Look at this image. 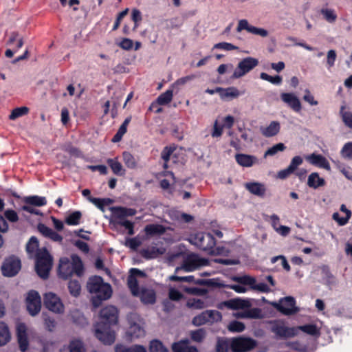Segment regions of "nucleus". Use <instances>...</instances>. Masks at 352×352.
Segmentation results:
<instances>
[{"label":"nucleus","mask_w":352,"mask_h":352,"mask_svg":"<svg viewBox=\"0 0 352 352\" xmlns=\"http://www.w3.org/2000/svg\"><path fill=\"white\" fill-rule=\"evenodd\" d=\"M223 305L231 309L241 310L234 314V316L237 318H260L262 316V312L260 309H250L252 306V300L250 299L233 298L224 302Z\"/></svg>","instance_id":"nucleus-4"},{"label":"nucleus","mask_w":352,"mask_h":352,"mask_svg":"<svg viewBox=\"0 0 352 352\" xmlns=\"http://www.w3.org/2000/svg\"><path fill=\"white\" fill-rule=\"evenodd\" d=\"M186 305L189 308L197 309H203L206 306L203 300L195 298L188 299Z\"/></svg>","instance_id":"nucleus-49"},{"label":"nucleus","mask_w":352,"mask_h":352,"mask_svg":"<svg viewBox=\"0 0 352 352\" xmlns=\"http://www.w3.org/2000/svg\"><path fill=\"white\" fill-rule=\"evenodd\" d=\"M60 352H85V349L80 340H74L70 342L68 346L61 349Z\"/></svg>","instance_id":"nucleus-38"},{"label":"nucleus","mask_w":352,"mask_h":352,"mask_svg":"<svg viewBox=\"0 0 352 352\" xmlns=\"http://www.w3.org/2000/svg\"><path fill=\"white\" fill-rule=\"evenodd\" d=\"M116 352H146L144 347L139 345L131 348H126L122 345H118L116 347Z\"/></svg>","instance_id":"nucleus-47"},{"label":"nucleus","mask_w":352,"mask_h":352,"mask_svg":"<svg viewBox=\"0 0 352 352\" xmlns=\"http://www.w3.org/2000/svg\"><path fill=\"white\" fill-rule=\"evenodd\" d=\"M87 287L92 294L91 302L95 307L100 305L102 301L109 299L112 295V289L109 283H104L100 276L89 278Z\"/></svg>","instance_id":"nucleus-3"},{"label":"nucleus","mask_w":352,"mask_h":352,"mask_svg":"<svg viewBox=\"0 0 352 352\" xmlns=\"http://www.w3.org/2000/svg\"><path fill=\"white\" fill-rule=\"evenodd\" d=\"M29 111V109L26 107H18L12 110L9 118L10 120H15L17 118L21 117L26 115Z\"/></svg>","instance_id":"nucleus-50"},{"label":"nucleus","mask_w":352,"mask_h":352,"mask_svg":"<svg viewBox=\"0 0 352 352\" xmlns=\"http://www.w3.org/2000/svg\"><path fill=\"white\" fill-rule=\"evenodd\" d=\"M10 340V333L8 326L0 322V346L6 344Z\"/></svg>","instance_id":"nucleus-40"},{"label":"nucleus","mask_w":352,"mask_h":352,"mask_svg":"<svg viewBox=\"0 0 352 352\" xmlns=\"http://www.w3.org/2000/svg\"><path fill=\"white\" fill-rule=\"evenodd\" d=\"M173 151H174V148L170 147V146H166L164 148V150L162 152V158L164 161V167L165 168H167V162L169 160L171 154L173 153Z\"/></svg>","instance_id":"nucleus-58"},{"label":"nucleus","mask_w":352,"mask_h":352,"mask_svg":"<svg viewBox=\"0 0 352 352\" xmlns=\"http://www.w3.org/2000/svg\"><path fill=\"white\" fill-rule=\"evenodd\" d=\"M222 316L217 310H207L195 316L192 323L195 326H201L206 324H212L221 320Z\"/></svg>","instance_id":"nucleus-8"},{"label":"nucleus","mask_w":352,"mask_h":352,"mask_svg":"<svg viewBox=\"0 0 352 352\" xmlns=\"http://www.w3.org/2000/svg\"><path fill=\"white\" fill-rule=\"evenodd\" d=\"M24 204L28 205H32L36 207H41L47 204V200L45 197L38 195H32L25 197L23 199Z\"/></svg>","instance_id":"nucleus-34"},{"label":"nucleus","mask_w":352,"mask_h":352,"mask_svg":"<svg viewBox=\"0 0 352 352\" xmlns=\"http://www.w3.org/2000/svg\"><path fill=\"white\" fill-rule=\"evenodd\" d=\"M206 265V261L192 255L188 257L184 262L183 268L186 272H192L198 267Z\"/></svg>","instance_id":"nucleus-24"},{"label":"nucleus","mask_w":352,"mask_h":352,"mask_svg":"<svg viewBox=\"0 0 352 352\" xmlns=\"http://www.w3.org/2000/svg\"><path fill=\"white\" fill-rule=\"evenodd\" d=\"M295 329H298V331L299 330L309 334L311 336H316L319 334V331L317 327L314 324H306L303 326H299L297 327H294Z\"/></svg>","instance_id":"nucleus-48"},{"label":"nucleus","mask_w":352,"mask_h":352,"mask_svg":"<svg viewBox=\"0 0 352 352\" xmlns=\"http://www.w3.org/2000/svg\"><path fill=\"white\" fill-rule=\"evenodd\" d=\"M27 252L32 256L36 254V271L42 278L48 277L52 266V258L45 249L38 250V239L32 236L27 244Z\"/></svg>","instance_id":"nucleus-2"},{"label":"nucleus","mask_w":352,"mask_h":352,"mask_svg":"<svg viewBox=\"0 0 352 352\" xmlns=\"http://www.w3.org/2000/svg\"><path fill=\"white\" fill-rule=\"evenodd\" d=\"M307 185L310 188L316 189L319 187L324 186L325 185V181L319 176L318 173H312L308 177Z\"/></svg>","instance_id":"nucleus-35"},{"label":"nucleus","mask_w":352,"mask_h":352,"mask_svg":"<svg viewBox=\"0 0 352 352\" xmlns=\"http://www.w3.org/2000/svg\"><path fill=\"white\" fill-rule=\"evenodd\" d=\"M110 210L112 220L118 224L120 221H126V217L134 216L137 212L135 209L119 206L111 207Z\"/></svg>","instance_id":"nucleus-16"},{"label":"nucleus","mask_w":352,"mask_h":352,"mask_svg":"<svg viewBox=\"0 0 352 352\" xmlns=\"http://www.w3.org/2000/svg\"><path fill=\"white\" fill-rule=\"evenodd\" d=\"M172 350L173 352H198L196 347L190 345L188 340L173 343Z\"/></svg>","instance_id":"nucleus-28"},{"label":"nucleus","mask_w":352,"mask_h":352,"mask_svg":"<svg viewBox=\"0 0 352 352\" xmlns=\"http://www.w3.org/2000/svg\"><path fill=\"white\" fill-rule=\"evenodd\" d=\"M147 235L162 234L165 232L166 229L164 226L159 224L147 225L144 228Z\"/></svg>","instance_id":"nucleus-41"},{"label":"nucleus","mask_w":352,"mask_h":352,"mask_svg":"<svg viewBox=\"0 0 352 352\" xmlns=\"http://www.w3.org/2000/svg\"><path fill=\"white\" fill-rule=\"evenodd\" d=\"M107 162L115 175L118 176H123L125 175L126 170L122 164L119 162L118 157L108 159Z\"/></svg>","instance_id":"nucleus-32"},{"label":"nucleus","mask_w":352,"mask_h":352,"mask_svg":"<svg viewBox=\"0 0 352 352\" xmlns=\"http://www.w3.org/2000/svg\"><path fill=\"white\" fill-rule=\"evenodd\" d=\"M217 352H228L230 350L232 351V339L219 338L217 342Z\"/></svg>","instance_id":"nucleus-36"},{"label":"nucleus","mask_w":352,"mask_h":352,"mask_svg":"<svg viewBox=\"0 0 352 352\" xmlns=\"http://www.w3.org/2000/svg\"><path fill=\"white\" fill-rule=\"evenodd\" d=\"M280 123L277 121H272L268 126H261L260 131L263 135L267 138L277 135L280 131Z\"/></svg>","instance_id":"nucleus-25"},{"label":"nucleus","mask_w":352,"mask_h":352,"mask_svg":"<svg viewBox=\"0 0 352 352\" xmlns=\"http://www.w3.org/2000/svg\"><path fill=\"white\" fill-rule=\"evenodd\" d=\"M303 160L300 156H295L292 158L289 166L278 173V178L284 179L293 174L298 166L302 164Z\"/></svg>","instance_id":"nucleus-21"},{"label":"nucleus","mask_w":352,"mask_h":352,"mask_svg":"<svg viewBox=\"0 0 352 352\" xmlns=\"http://www.w3.org/2000/svg\"><path fill=\"white\" fill-rule=\"evenodd\" d=\"M191 338L196 342H201L205 337V331L202 329L191 332Z\"/></svg>","instance_id":"nucleus-61"},{"label":"nucleus","mask_w":352,"mask_h":352,"mask_svg":"<svg viewBox=\"0 0 352 352\" xmlns=\"http://www.w3.org/2000/svg\"><path fill=\"white\" fill-rule=\"evenodd\" d=\"M125 244L126 246L129 247L130 248H131L133 250H135L140 245L141 242L138 238L135 237V238L127 239L126 240Z\"/></svg>","instance_id":"nucleus-64"},{"label":"nucleus","mask_w":352,"mask_h":352,"mask_svg":"<svg viewBox=\"0 0 352 352\" xmlns=\"http://www.w3.org/2000/svg\"><path fill=\"white\" fill-rule=\"evenodd\" d=\"M21 267V261L16 256L7 258L1 265V271L3 276L12 277L20 271Z\"/></svg>","instance_id":"nucleus-9"},{"label":"nucleus","mask_w":352,"mask_h":352,"mask_svg":"<svg viewBox=\"0 0 352 352\" xmlns=\"http://www.w3.org/2000/svg\"><path fill=\"white\" fill-rule=\"evenodd\" d=\"M240 95L239 90L234 87L221 88L219 89V96L223 100L228 98H235Z\"/></svg>","instance_id":"nucleus-37"},{"label":"nucleus","mask_w":352,"mask_h":352,"mask_svg":"<svg viewBox=\"0 0 352 352\" xmlns=\"http://www.w3.org/2000/svg\"><path fill=\"white\" fill-rule=\"evenodd\" d=\"M228 328L231 332H241L244 330L245 325L241 322L233 321L228 324Z\"/></svg>","instance_id":"nucleus-55"},{"label":"nucleus","mask_w":352,"mask_h":352,"mask_svg":"<svg viewBox=\"0 0 352 352\" xmlns=\"http://www.w3.org/2000/svg\"><path fill=\"white\" fill-rule=\"evenodd\" d=\"M122 159L126 166L130 169H135L137 167V162L134 156L128 151L122 153Z\"/></svg>","instance_id":"nucleus-42"},{"label":"nucleus","mask_w":352,"mask_h":352,"mask_svg":"<svg viewBox=\"0 0 352 352\" xmlns=\"http://www.w3.org/2000/svg\"><path fill=\"white\" fill-rule=\"evenodd\" d=\"M129 322L130 324L129 329L127 331L129 339L133 340L142 337L144 335V330L140 326V320L135 314H131L128 316Z\"/></svg>","instance_id":"nucleus-12"},{"label":"nucleus","mask_w":352,"mask_h":352,"mask_svg":"<svg viewBox=\"0 0 352 352\" xmlns=\"http://www.w3.org/2000/svg\"><path fill=\"white\" fill-rule=\"evenodd\" d=\"M341 155L344 158L352 159V142L344 145L341 150Z\"/></svg>","instance_id":"nucleus-56"},{"label":"nucleus","mask_w":352,"mask_h":352,"mask_svg":"<svg viewBox=\"0 0 352 352\" xmlns=\"http://www.w3.org/2000/svg\"><path fill=\"white\" fill-rule=\"evenodd\" d=\"M236 162L243 167H251L257 162L256 157L246 154H236L235 155Z\"/></svg>","instance_id":"nucleus-29"},{"label":"nucleus","mask_w":352,"mask_h":352,"mask_svg":"<svg viewBox=\"0 0 352 352\" xmlns=\"http://www.w3.org/2000/svg\"><path fill=\"white\" fill-rule=\"evenodd\" d=\"M260 77L261 79L267 80L274 85H279L282 82V78L280 76H272L266 73L262 72Z\"/></svg>","instance_id":"nucleus-54"},{"label":"nucleus","mask_w":352,"mask_h":352,"mask_svg":"<svg viewBox=\"0 0 352 352\" xmlns=\"http://www.w3.org/2000/svg\"><path fill=\"white\" fill-rule=\"evenodd\" d=\"M81 217L82 214L80 212H74L66 217L65 223L69 226H77L80 223Z\"/></svg>","instance_id":"nucleus-45"},{"label":"nucleus","mask_w":352,"mask_h":352,"mask_svg":"<svg viewBox=\"0 0 352 352\" xmlns=\"http://www.w3.org/2000/svg\"><path fill=\"white\" fill-rule=\"evenodd\" d=\"M189 241L200 248L208 251L211 254H215V240L210 233L199 232L192 236Z\"/></svg>","instance_id":"nucleus-6"},{"label":"nucleus","mask_w":352,"mask_h":352,"mask_svg":"<svg viewBox=\"0 0 352 352\" xmlns=\"http://www.w3.org/2000/svg\"><path fill=\"white\" fill-rule=\"evenodd\" d=\"M38 230L44 236L54 241L60 242L63 240V237L59 234L44 224H39Z\"/></svg>","instance_id":"nucleus-26"},{"label":"nucleus","mask_w":352,"mask_h":352,"mask_svg":"<svg viewBox=\"0 0 352 352\" xmlns=\"http://www.w3.org/2000/svg\"><path fill=\"white\" fill-rule=\"evenodd\" d=\"M236 30L239 32L246 30L249 33L259 35L262 37H266L268 35V32L266 30L250 25L246 19H241L239 21Z\"/></svg>","instance_id":"nucleus-18"},{"label":"nucleus","mask_w":352,"mask_h":352,"mask_svg":"<svg viewBox=\"0 0 352 352\" xmlns=\"http://www.w3.org/2000/svg\"><path fill=\"white\" fill-rule=\"evenodd\" d=\"M144 276L145 274L143 272L136 268H132L130 270V275L128 278V286L133 296L139 295L140 292L136 278L138 276L144 277Z\"/></svg>","instance_id":"nucleus-20"},{"label":"nucleus","mask_w":352,"mask_h":352,"mask_svg":"<svg viewBox=\"0 0 352 352\" xmlns=\"http://www.w3.org/2000/svg\"><path fill=\"white\" fill-rule=\"evenodd\" d=\"M272 331L283 338L294 337L298 334V329L287 327L282 322H276L272 327Z\"/></svg>","instance_id":"nucleus-19"},{"label":"nucleus","mask_w":352,"mask_h":352,"mask_svg":"<svg viewBox=\"0 0 352 352\" xmlns=\"http://www.w3.org/2000/svg\"><path fill=\"white\" fill-rule=\"evenodd\" d=\"M100 322L95 329L96 336L104 344H111L115 341V333L110 326L118 322V310L114 306L104 307L100 311Z\"/></svg>","instance_id":"nucleus-1"},{"label":"nucleus","mask_w":352,"mask_h":352,"mask_svg":"<svg viewBox=\"0 0 352 352\" xmlns=\"http://www.w3.org/2000/svg\"><path fill=\"white\" fill-rule=\"evenodd\" d=\"M83 265L79 256L74 254L69 258H62L60 259L58 266V275L67 279L75 274L77 276H81L83 274Z\"/></svg>","instance_id":"nucleus-5"},{"label":"nucleus","mask_w":352,"mask_h":352,"mask_svg":"<svg viewBox=\"0 0 352 352\" xmlns=\"http://www.w3.org/2000/svg\"><path fill=\"white\" fill-rule=\"evenodd\" d=\"M44 305L49 310L54 313H61L64 305L60 299L54 293L49 292L44 296Z\"/></svg>","instance_id":"nucleus-14"},{"label":"nucleus","mask_w":352,"mask_h":352,"mask_svg":"<svg viewBox=\"0 0 352 352\" xmlns=\"http://www.w3.org/2000/svg\"><path fill=\"white\" fill-rule=\"evenodd\" d=\"M16 333L20 349L24 352L27 350L28 346L27 327L25 324L19 323L16 326Z\"/></svg>","instance_id":"nucleus-23"},{"label":"nucleus","mask_w":352,"mask_h":352,"mask_svg":"<svg viewBox=\"0 0 352 352\" xmlns=\"http://www.w3.org/2000/svg\"><path fill=\"white\" fill-rule=\"evenodd\" d=\"M280 98L281 100L294 111L296 112L300 111L301 103L295 94L292 93H282Z\"/></svg>","instance_id":"nucleus-22"},{"label":"nucleus","mask_w":352,"mask_h":352,"mask_svg":"<svg viewBox=\"0 0 352 352\" xmlns=\"http://www.w3.org/2000/svg\"><path fill=\"white\" fill-rule=\"evenodd\" d=\"M4 217L11 223H16L19 220V216L14 210L8 209L4 212Z\"/></svg>","instance_id":"nucleus-59"},{"label":"nucleus","mask_w":352,"mask_h":352,"mask_svg":"<svg viewBox=\"0 0 352 352\" xmlns=\"http://www.w3.org/2000/svg\"><path fill=\"white\" fill-rule=\"evenodd\" d=\"M340 115L344 124L352 129V112L346 109V105H342L340 109Z\"/></svg>","instance_id":"nucleus-39"},{"label":"nucleus","mask_w":352,"mask_h":352,"mask_svg":"<svg viewBox=\"0 0 352 352\" xmlns=\"http://www.w3.org/2000/svg\"><path fill=\"white\" fill-rule=\"evenodd\" d=\"M68 288L70 294L74 296H78L81 291L80 283L76 280H72L69 283Z\"/></svg>","instance_id":"nucleus-52"},{"label":"nucleus","mask_w":352,"mask_h":352,"mask_svg":"<svg viewBox=\"0 0 352 352\" xmlns=\"http://www.w3.org/2000/svg\"><path fill=\"white\" fill-rule=\"evenodd\" d=\"M26 305L29 313L32 316L36 315L41 310V300L37 292L30 291L26 297Z\"/></svg>","instance_id":"nucleus-13"},{"label":"nucleus","mask_w":352,"mask_h":352,"mask_svg":"<svg viewBox=\"0 0 352 352\" xmlns=\"http://www.w3.org/2000/svg\"><path fill=\"white\" fill-rule=\"evenodd\" d=\"M88 200L102 211H104V206L111 202V200L109 199H100L92 197H89Z\"/></svg>","instance_id":"nucleus-46"},{"label":"nucleus","mask_w":352,"mask_h":352,"mask_svg":"<svg viewBox=\"0 0 352 352\" xmlns=\"http://www.w3.org/2000/svg\"><path fill=\"white\" fill-rule=\"evenodd\" d=\"M320 12L324 19L329 23H334L337 19V14L333 9L322 8Z\"/></svg>","instance_id":"nucleus-44"},{"label":"nucleus","mask_w":352,"mask_h":352,"mask_svg":"<svg viewBox=\"0 0 352 352\" xmlns=\"http://www.w3.org/2000/svg\"><path fill=\"white\" fill-rule=\"evenodd\" d=\"M6 44L10 47L14 46V52H16L23 46V38L17 32H12L8 35Z\"/></svg>","instance_id":"nucleus-27"},{"label":"nucleus","mask_w":352,"mask_h":352,"mask_svg":"<svg viewBox=\"0 0 352 352\" xmlns=\"http://www.w3.org/2000/svg\"><path fill=\"white\" fill-rule=\"evenodd\" d=\"M258 65V59L253 57H246L243 58L241 61L239 62L234 73L232 74L233 78H240L250 71H252L254 68H255Z\"/></svg>","instance_id":"nucleus-7"},{"label":"nucleus","mask_w":352,"mask_h":352,"mask_svg":"<svg viewBox=\"0 0 352 352\" xmlns=\"http://www.w3.org/2000/svg\"><path fill=\"white\" fill-rule=\"evenodd\" d=\"M214 49H220L225 51H232L237 49V47L232 43L227 42H221L217 43L213 47Z\"/></svg>","instance_id":"nucleus-57"},{"label":"nucleus","mask_w":352,"mask_h":352,"mask_svg":"<svg viewBox=\"0 0 352 352\" xmlns=\"http://www.w3.org/2000/svg\"><path fill=\"white\" fill-rule=\"evenodd\" d=\"M270 304L285 315H291L298 311V308L295 306V299L291 296L282 298L279 302H273Z\"/></svg>","instance_id":"nucleus-10"},{"label":"nucleus","mask_w":352,"mask_h":352,"mask_svg":"<svg viewBox=\"0 0 352 352\" xmlns=\"http://www.w3.org/2000/svg\"><path fill=\"white\" fill-rule=\"evenodd\" d=\"M174 215V218L176 220L185 223H188L193 219L191 215L185 213L176 212Z\"/></svg>","instance_id":"nucleus-62"},{"label":"nucleus","mask_w":352,"mask_h":352,"mask_svg":"<svg viewBox=\"0 0 352 352\" xmlns=\"http://www.w3.org/2000/svg\"><path fill=\"white\" fill-rule=\"evenodd\" d=\"M233 280L237 283L248 285L250 288L262 292H268L270 289L268 285L263 283H256V279L250 276H236Z\"/></svg>","instance_id":"nucleus-15"},{"label":"nucleus","mask_w":352,"mask_h":352,"mask_svg":"<svg viewBox=\"0 0 352 352\" xmlns=\"http://www.w3.org/2000/svg\"><path fill=\"white\" fill-rule=\"evenodd\" d=\"M165 252L164 248L148 247L142 250V255L146 258H154Z\"/></svg>","instance_id":"nucleus-33"},{"label":"nucleus","mask_w":352,"mask_h":352,"mask_svg":"<svg viewBox=\"0 0 352 352\" xmlns=\"http://www.w3.org/2000/svg\"><path fill=\"white\" fill-rule=\"evenodd\" d=\"M245 186L252 194L258 197H263L266 192L265 186L263 184L258 182L246 183Z\"/></svg>","instance_id":"nucleus-30"},{"label":"nucleus","mask_w":352,"mask_h":352,"mask_svg":"<svg viewBox=\"0 0 352 352\" xmlns=\"http://www.w3.org/2000/svg\"><path fill=\"white\" fill-rule=\"evenodd\" d=\"M285 149V146L283 143H278L272 147L270 148L265 153V157L267 156H273L276 155L278 152L283 151Z\"/></svg>","instance_id":"nucleus-53"},{"label":"nucleus","mask_w":352,"mask_h":352,"mask_svg":"<svg viewBox=\"0 0 352 352\" xmlns=\"http://www.w3.org/2000/svg\"><path fill=\"white\" fill-rule=\"evenodd\" d=\"M305 159L310 164L316 167L324 168L327 170H331L330 164L327 159L323 155L313 153L305 156Z\"/></svg>","instance_id":"nucleus-17"},{"label":"nucleus","mask_w":352,"mask_h":352,"mask_svg":"<svg viewBox=\"0 0 352 352\" xmlns=\"http://www.w3.org/2000/svg\"><path fill=\"white\" fill-rule=\"evenodd\" d=\"M150 352H169L159 340H153L150 344Z\"/></svg>","instance_id":"nucleus-51"},{"label":"nucleus","mask_w":352,"mask_h":352,"mask_svg":"<svg viewBox=\"0 0 352 352\" xmlns=\"http://www.w3.org/2000/svg\"><path fill=\"white\" fill-rule=\"evenodd\" d=\"M223 125H219L218 121L216 120L214 123L213 129L211 133V135L213 138H219L223 133Z\"/></svg>","instance_id":"nucleus-60"},{"label":"nucleus","mask_w":352,"mask_h":352,"mask_svg":"<svg viewBox=\"0 0 352 352\" xmlns=\"http://www.w3.org/2000/svg\"><path fill=\"white\" fill-rule=\"evenodd\" d=\"M137 296L140 298L144 304H153L155 302V293L151 289H142Z\"/></svg>","instance_id":"nucleus-31"},{"label":"nucleus","mask_w":352,"mask_h":352,"mask_svg":"<svg viewBox=\"0 0 352 352\" xmlns=\"http://www.w3.org/2000/svg\"><path fill=\"white\" fill-rule=\"evenodd\" d=\"M173 91L172 89H168L164 93L160 94L156 102L160 105H166L170 103L173 99Z\"/></svg>","instance_id":"nucleus-43"},{"label":"nucleus","mask_w":352,"mask_h":352,"mask_svg":"<svg viewBox=\"0 0 352 352\" xmlns=\"http://www.w3.org/2000/svg\"><path fill=\"white\" fill-rule=\"evenodd\" d=\"M232 352H247L256 346V342L250 338L237 337L232 338Z\"/></svg>","instance_id":"nucleus-11"},{"label":"nucleus","mask_w":352,"mask_h":352,"mask_svg":"<svg viewBox=\"0 0 352 352\" xmlns=\"http://www.w3.org/2000/svg\"><path fill=\"white\" fill-rule=\"evenodd\" d=\"M118 45L124 50H130L133 48V42L130 38H124L118 43Z\"/></svg>","instance_id":"nucleus-63"}]
</instances>
